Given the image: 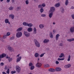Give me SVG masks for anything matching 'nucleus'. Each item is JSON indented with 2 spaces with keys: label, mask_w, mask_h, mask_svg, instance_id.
Wrapping results in <instances>:
<instances>
[{
  "label": "nucleus",
  "mask_w": 74,
  "mask_h": 74,
  "mask_svg": "<svg viewBox=\"0 0 74 74\" xmlns=\"http://www.w3.org/2000/svg\"><path fill=\"white\" fill-rule=\"evenodd\" d=\"M22 36V33L21 32H18L16 34V36L17 38H20Z\"/></svg>",
  "instance_id": "f257e3e1"
},
{
  "label": "nucleus",
  "mask_w": 74,
  "mask_h": 74,
  "mask_svg": "<svg viewBox=\"0 0 74 74\" xmlns=\"http://www.w3.org/2000/svg\"><path fill=\"white\" fill-rule=\"evenodd\" d=\"M34 41L36 46L37 47H38V48H39V47H40V44L39 42L36 39H34Z\"/></svg>",
  "instance_id": "f03ea898"
},
{
  "label": "nucleus",
  "mask_w": 74,
  "mask_h": 74,
  "mask_svg": "<svg viewBox=\"0 0 74 74\" xmlns=\"http://www.w3.org/2000/svg\"><path fill=\"white\" fill-rule=\"evenodd\" d=\"M24 35L27 37H29L30 36V33L28 32L24 31Z\"/></svg>",
  "instance_id": "7ed1b4c3"
},
{
  "label": "nucleus",
  "mask_w": 74,
  "mask_h": 74,
  "mask_svg": "<svg viewBox=\"0 0 74 74\" xmlns=\"http://www.w3.org/2000/svg\"><path fill=\"white\" fill-rule=\"evenodd\" d=\"M55 11V8L54 7H52L50 8V12H53Z\"/></svg>",
  "instance_id": "20e7f679"
},
{
  "label": "nucleus",
  "mask_w": 74,
  "mask_h": 74,
  "mask_svg": "<svg viewBox=\"0 0 74 74\" xmlns=\"http://www.w3.org/2000/svg\"><path fill=\"white\" fill-rule=\"evenodd\" d=\"M70 32L71 33H73L74 32V27H72L70 28Z\"/></svg>",
  "instance_id": "39448f33"
},
{
  "label": "nucleus",
  "mask_w": 74,
  "mask_h": 74,
  "mask_svg": "<svg viewBox=\"0 0 74 74\" xmlns=\"http://www.w3.org/2000/svg\"><path fill=\"white\" fill-rule=\"evenodd\" d=\"M8 50H9L10 51L12 52L14 51V49L10 46H9L8 47Z\"/></svg>",
  "instance_id": "423d86ee"
},
{
  "label": "nucleus",
  "mask_w": 74,
  "mask_h": 74,
  "mask_svg": "<svg viewBox=\"0 0 74 74\" xmlns=\"http://www.w3.org/2000/svg\"><path fill=\"white\" fill-rule=\"evenodd\" d=\"M6 59H8V60L10 62H11L12 60V58H10V57H8V56H6Z\"/></svg>",
  "instance_id": "0eeeda50"
},
{
  "label": "nucleus",
  "mask_w": 74,
  "mask_h": 74,
  "mask_svg": "<svg viewBox=\"0 0 74 74\" xmlns=\"http://www.w3.org/2000/svg\"><path fill=\"white\" fill-rule=\"evenodd\" d=\"M62 70V69L60 67H57L55 69V71H60Z\"/></svg>",
  "instance_id": "6e6552de"
},
{
  "label": "nucleus",
  "mask_w": 74,
  "mask_h": 74,
  "mask_svg": "<svg viewBox=\"0 0 74 74\" xmlns=\"http://www.w3.org/2000/svg\"><path fill=\"white\" fill-rule=\"evenodd\" d=\"M6 56V55L5 54L3 53L0 55V58H1V59H2V58H3L5 57Z\"/></svg>",
  "instance_id": "1a4fd4ad"
},
{
  "label": "nucleus",
  "mask_w": 74,
  "mask_h": 74,
  "mask_svg": "<svg viewBox=\"0 0 74 74\" xmlns=\"http://www.w3.org/2000/svg\"><path fill=\"white\" fill-rule=\"evenodd\" d=\"M39 27L40 29H43L44 27V25L41 24L39 25Z\"/></svg>",
  "instance_id": "9d476101"
},
{
  "label": "nucleus",
  "mask_w": 74,
  "mask_h": 74,
  "mask_svg": "<svg viewBox=\"0 0 74 74\" xmlns=\"http://www.w3.org/2000/svg\"><path fill=\"white\" fill-rule=\"evenodd\" d=\"M22 59V57L20 56V57L17 58L16 60V62L17 63L18 62H19Z\"/></svg>",
  "instance_id": "9b49d317"
},
{
  "label": "nucleus",
  "mask_w": 74,
  "mask_h": 74,
  "mask_svg": "<svg viewBox=\"0 0 74 74\" xmlns=\"http://www.w3.org/2000/svg\"><path fill=\"white\" fill-rule=\"evenodd\" d=\"M49 71L50 72H55V69H49Z\"/></svg>",
  "instance_id": "f8f14e48"
},
{
  "label": "nucleus",
  "mask_w": 74,
  "mask_h": 74,
  "mask_svg": "<svg viewBox=\"0 0 74 74\" xmlns=\"http://www.w3.org/2000/svg\"><path fill=\"white\" fill-rule=\"evenodd\" d=\"M53 16V12H50L49 14V17L50 18H51Z\"/></svg>",
  "instance_id": "ddd939ff"
},
{
  "label": "nucleus",
  "mask_w": 74,
  "mask_h": 74,
  "mask_svg": "<svg viewBox=\"0 0 74 74\" xmlns=\"http://www.w3.org/2000/svg\"><path fill=\"white\" fill-rule=\"evenodd\" d=\"M49 41V40L48 39H45L43 41L44 43H48Z\"/></svg>",
  "instance_id": "4468645a"
},
{
  "label": "nucleus",
  "mask_w": 74,
  "mask_h": 74,
  "mask_svg": "<svg viewBox=\"0 0 74 74\" xmlns=\"http://www.w3.org/2000/svg\"><path fill=\"white\" fill-rule=\"evenodd\" d=\"M5 23H8V24H10V22H9L8 19L7 18L5 20Z\"/></svg>",
  "instance_id": "2eb2a0df"
},
{
  "label": "nucleus",
  "mask_w": 74,
  "mask_h": 74,
  "mask_svg": "<svg viewBox=\"0 0 74 74\" xmlns=\"http://www.w3.org/2000/svg\"><path fill=\"white\" fill-rule=\"evenodd\" d=\"M59 37H60V35L59 34H58L56 35V40L58 41L59 39Z\"/></svg>",
  "instance_id": "dca6fc26"
},
{
  "label": "nucleus",
  "mask_w": 74,
  "mask_h": 74,
  "mask_svg": "<svg viewBox=\"0 0 74 74\" xmlns=\"http://www.w3.org/2000/svg\"><path fill=\"white\" fill-rule=\"evenodd\" d=\"M16 11H20V10H21V6H17L16 8Z\"/></svg>",
  "instance_id": "f3484780"
},
{
  "label": "nucleus",
  "mask_w": 74,
  "mask_h": 74,
  "mask_svg": "<svg viewBox=\"0 0 74 74\" xmlns=\"http://www.w3.org/2000/svg\"><path fill=\"white\" fill-rule=\"evenodd\" d=\"M29 66H31L30 69L31 70H33L34 69V66L32 65H29Z\"/></svg>",
  "instance_id": "a211bd4d"
},
{
  "label": "nucleus",
  "mask_w": 74,
  "mask_h": 74,
  "mask_svg": "<svg viewBox=\"0 0 74 74\" xmlns=\"http://www.w3.org/2000/svg\"><path fill=\"white\" fill-rule=\"evenodd\" d=\"M67 41H69V42H71V41H74V38L69 39H67Z\"/></svg>",
  "instance_id": "6ab92c4d"
},
{
  "label": "nucleus",
  "mask_w": 74,
  "mask_h": 74,
  "mask_svg": "<svg viewBox=\"0 0 74 74\" xmlns=\"http://www.w3.org/2000/svg\"><path fill=\"white\" fill-rule=\"evenodd\" d=\"M33 32L34 34H36V33H37V29H36V27H34V28Z\"/></svg>",
  "instance_id": "aec40b11"
},
{
  "label": "nucleus",
  "mask_w": 74,
  "mask_h": 74,
  "mask_svg": "<svg viewBox=\"0 0 74 74\" xmlns=\"http://www.w3.org/2000/svg\"><path fill=\"white\" fill-rule=\"evenodd\" d=\"M9 17H11L12 19L14 18V14H12L10 15H9Z\"/></svg>",
  "instance_id": "412c9836"
},
{
  "label": "nucleus",
  "mask_w": 74,
  "mask_h": 74,
  "mask_svg": "<svg viewBox=\"0 0 74 74\" xmlns=\"http://www.w3.org/2000/svg\"><path fill=\"white\" fill-rule=\"evenodd\" d=\"M27 26H28V27H32V26H33V24L31 23H28Z\"/></svg>",
  "instance_id": "4be33fe9"
},
{
  "label": "nucleus",
  "mask_w": 74,
  "mask_h": 74,
  "mask_svg": "<svg viewBox=\"0 0 74 74\" xmlns=\"http://www.w3.org/2000/svg\"><path fill=\"white\" fill-rule=\"evenodd\" d=\"M60 4H59V3H56V4L54 6L55 7H59V6H60Z\"/></svg>",
  "instance_id": "5701e85b"
},
{
  "label": "nucleus",
  "mask_w": 74,
  "mask_h": 74,
  "mask_svg": "<svg viewBox=\"0 0 74 74\" xmlns=\"http://www.w3.org/2000/svg\"><path fill=\"white\" fill-rule=\"evenodd\" d=\"M27 31L29 32H30L32 31V28L31 27H29Z\"/></svg>",
  "instance_id": "b1692460"
},
{
  "label": "nucleus",
  "mask_w": 74,
  "mask_h": 74,
  "mask_svg": "<svg viewBox=\"0 0 74 74\" xmlns=\"http://www.w3.org/2000/svg\"><path fill=\"white\" fill-rule=\"evenodd\" d=\"M71 67V65H65L64 66L65 68H66V69L69 68V67Z\"/></svg>",
  "instance_id": "393cba45"
},
{
  "label": "nucleus",
  "mask_w": 74,
  "mask_h": 74,
  "mask_svg": "<svg viewBox=\"0 0 74 74\" xmlns=\"http://www.w3.org/2000/svg\"><path fill=\"white\" fill-rule=\"evenodd\" d=\"M50 37L51 38H52L53 37V34H52V32H51L50 33Z\"/></svg>",
  "instance_id": "a878e982"
},
{
  "label": "nucleus",
  "mask_w": 74,
  "mask_h": 74,
  "mask_svg": "<svg viewBox=\"0 0 74 74\" xmlns=\"http://www.w3.org/2000/svg\"><path fill=\"white\" fill-rule=\"evenodd\" d=\"M22 30V27H20L18 28L17 29V32H20V31H21Z\"/></svg>",
  "instance_id": "bb28decb"
},
{
  "label": "nucleus",
  "mask_w": 74,
  "mask_h": 74,
  "mask_svg": "<svg viewBox=\"0 0 74 74\" xmlns=\"http://www.w3.org/2000/svg\"><path fill=\"white\" fill-rule=\"evenodd\" d=\"M28 23H26V22H24L23 23V25L24 26H27V25Z\"/></svg>",
  "instance_id": "cd10ccee"
},
{
  "label": "nucleus",
  "mask_w": 74,
  "mask_h": 74,
  "mask_svg": "<svg viewBox=\"0 0 74 74\" xmlns=\"http://www.w3.org/2000/svg\"><path fill=\"white\" fill-rule=\"evenodd\" d=\"M65 4V5H67L69 4V0H66Z\"/></svg>",
  "instance_id": "c85d7f7f"
},
{
  "label": "nucleus",
  "mask_w": 74,
  "mask_h": 74,
  "mask_svg": "<svg viewBox=\"0 0 74 74\" xmlns=\"http://www.w3.org/2000/svg\"><path fill=\"white\" fill-rule=\"evenodd\" d=\"M64 56V54L63 53H61L60 55L59 56V57L60 58H62Z\"/></svg>",
  "instance_id": "c756f323"
},
{
  "label": "nucleus",
  "mask_w": 74,
  "mask_h": 74,
  "mask_svg": "<svg viewBox=\"0 0 74 74\" xmlns=\"http://www.w3.org/2000/svg\"><path fill=\"white\" fill-rule=\"evenodd\" d=\"M40 11L41 13H42V12H44V9H43V8H42L40 9Z\"/></svg>",
  "instance_id": "7c9ffc66"
},
{
  "label": "nucleus",
  "mask_w": 74,
  "mask_h": 74,
  "mask_svg": "<svg viewBox=\"0 0 74 74\" xmlns=\"http://www.w3.org/2000/svg\"><path fill=\"white\" fill-rule=\"evenodd\" d=\"M8 9L10 10H12L14 9V7L12 6H10L9 8Z\"/></svg>",
  "instance_id": "2f4dec72"
},
{
  "label": "nucleus",
  "mask_w": 74,
  "mask_h": 74,
  "mask_svg": "<svg viewBox=\"0 0 74 74\" xmlns=\"http://www.w3.org/2000/svg\"><path fill=\"white\" fill-rule=\"evenodd\" d=\"M38 53H36L35 54V57L36 58H37L38 56Z\"/></svg>",
  "instance_id": "473e14b6"
},
{
  "label": "nucleus",
  "mask_w": 74,
  "mask_h": 74,
  "mask_svg": "<svg viewBox=\"0 0 74 74\" xmlns=\"http://www.w3.org/2000/svg\"><path fill=\"white\" fill-rule=\"evenodd\" d=\"M38 8H43V7H42V5L41 4L39 5L38 6Z\"/></svg>",
  "instance_id": "72a5a7b5"
},
{
  "label": "nucleus",
  "mask_w": 74,
  "mask_h": 74,
  "mask_svg": "<svg viewBox=\"0 0 74 74\" xmlns=\"http://www.w3.org/2000/svg\"><path fill=\"white\" fill-rule=\"evenodd\" d=\"M21 69V68L19 66L17 65L16 66V70H17L18 69Z\"/></svg>",
  "instance_id": "f704fd0d"
},
{
  "label": "nucleus",
  "mask_w": 74,
  "mask_h": 74,
  "mask_svg": "<svg viewBox=\"0 0 74 74\" xmlns=\"http://www.w3.org/2000/svg\"><path fill=\"white\" fill-rule=\"evenodd\" d=\"M16 73V71H11V73L12 74H15V73Z\"/></svg>",
  "instance_id": "c9c22d12"
},
{
  "label": "nucleus",
  "mask_w": 74,
  "mask_h": 74,
  "mask_svg": "<svg viewBox=\"0 0 74 74\" xmlns=\"http://www.w3.org/2000/svg\"><path fill=\"white\" fill-rule=\"evenodd\" d=\"M16 70L17 73H20V71H21V69H16Z\"/></svg>",
  "instance_id": "e433bc0d"
},
{
  "label": "nucleus",
  "mask_w": 74,
  "mask_h": 74,
  "mask_svg": "<svg viewBox=\"0 0 74 74\" xmlns=\"http://www.w3.org/2000/svg\"><path fill=\"white\" fill-rule=\"evenodd\" d=\"M41 16L42 17H46V15L43 14H41Z\"/></svg>",
  "instance_id": "4c0bfd02"
},
{
  "label": "nucleus",
  "mask_w": 74,
  "mask_h": 74,
  "mask_svg": "<svg viewBox=\"0 0 74 74\" xmlns=\"http://www.w3.org/2000/svg\"><path fill=\"white\" fill-rule=\"evenodd\" d=\"M61 11L62 13H63V12H64V8H61Z\"/></svg>",
  "instance_id": "58836bf2"
},
{
  "label": "nucleus",
  "mask_w": 74,
  "mask_h": 74,
  "mask_svg": "<svg viewBox=\"0 0 74 74\" xmlns=\"http://www.w3.org/2000/svg\"><path fill=\"white\" fill-rule=\"evenodd\" d=\"M42 7H45L46 5L44 3H43L42 4Z\"/></svg>",
  "instance_id": "ea45409f"
},
{
  "label": "nucleus",
  "mask_w": 74,
  "mask_h": 74,
  "mask_svg": "<svg viewBox=\"0 0 74 74\" xmlns=\"http://www.w3.org/2000/svg\"><path fill=\"white\" fill-rule=\"evenodd\" d=\"M44 67L45 68H46V67H49V65H44Z\"/></svg>",
  "instance_id": "a19ab883"
},
{
  "label": "nucleus",
  "mask_w": 74,
  "mask_h": 74,
  "mask_svg": "<svg viewBox=\"0 0 74 74\" xmlns=\"http://www.w3.org/2000/svg\"><path fill=\"white\" fill-rule=\"evenodd\" d=\"M6 73L7 74H9L10 73V69H8L6 71Z\"/></svg>",
  "instance_id": "79ce46f5"
},
{
  "label": "nucleus",
  "mask_w": 74,
  "mask_h": 74,
  "mask_svg": "<svg viewBox=\"0 0 74 74\" xmlns=\"http://www.w3.org/2000/svg\"><path fill=\"white\" fill-rule=\"evenodd\" d=\"M7 35H3V38H7Z\"/></svg>",
  "instance_id": "37998d69"
},
{
  "label": "nucleus",
  "mask_w": 74,
  "mask_h": 74,
  "mask_svg": "<svg viewBox=\"0 0 74 74\" xmlns=\"http://www.w3.org/2000/svg\"><path fill=\"white\" fill-rule=\"evenodd\" d=\"M63 44L62 43H60L59 44V46H60V47L63 46Z\"/></svg>",
  "instance_id": "c03bdc74"
},
{
  "label": "nucleus",
  "mask_w": 74,
  "mask_h": 74,
  "mask_svg": "<svg viewBox=\"0 0 74 74\" xmlns=\"http://www.w3.org/2000/svg\"><path fill=\"white\" fill-rule=\"evenodd\" d=\"M25 3H26V4H29V0H27L25 1Z\"/></svg>",
  "instance_id": "a18cd8bd"
},
{
  "label": "nucleus",
  "mask_w": 74,
  "mask_h": 74,
  "mask_svg": "<svg viewBox=\"0 0 74 74\" xmlns=\"http://www.w3.org/2000/svg\"><path fill=\"white\" fill-rule=\"evenodd\" d=\"M10 32H8L7 33L6 35L7 36H10Z\"/></svg>",
  "instance_id": "49530a36"
},
{
  "label": "nucleus",
  "mask_w": 74,
  "mask_h": 74,
  "mask_svg": "<svg viewBox=\"0 0 74 74\" xmlns=\"http://www.w3.org/2000/svg\"><path fill=\"white\" fill-rule=\"evenodd\" d=\"M10 40H14V37H11L10 38Z\"/></svg>",
  "instance_id": "de8ad7c7"
},
{
  "label": "nucleus",
  "mask_w": 74,
  "mask_h": 74,
  "mask_svg": "<svg viewBox=\"0 0 74 74\" xmlns=\"http://www.w3.org/2000/svg\"><path fill=\"white\" fill-rule=\"evenodd\" d=\"M71 16L72 17V18L74 19V14H72L71 15Z\"/></svg>",
  "instance_id": "09e8293b"
},
{
  "label": "nucleus",
  "mask_w": 74,
  "mask_h": 74,
  "mask_svg": "<svg viewBox=\"0 0 74 74\" xmlns=\"http://www.w3.org/2000/svg\"><path fill=\"white\" fill-rule=\"evenodd\" d=\"M44 55V53H42L40 55V57H42Z\"/></svg>",
  "instance_id": "8fccbe9b"
},
{
  "label": "nucleus",
  "mask_w": 74,
  "mask_h": 74,
  "mask_svg": "<svg viewBox=\"0 0 74 74\" xmlns=\"http://www.w3.org/2000/svg\"><path fill=\"white\" fill-rule=\"evenodd\" d=\"M36 66L37 67H40L41 65H36Z\"/></svg>",
  "instance_id": "3c124183"
},
{
  "label": "nucleus",
  "mask_w": 74,
  "mask_h": 74,
  "mask_svg": "<svg viewBox=\"0 0 74 74\" xmlns=\"http://www.w3.org/2000/svg\"><path fill=\"white\" fill-rule=\"evenodd\" d=\"M42 64L41 63H38L36 65H41Z\"/></svg>",
  "instance_id": "603ef678"
},
{
  "label": "nucleus",
  "mask_w": 74,
  "mask_h": 74,
  "mask_svg": "<svg viewBox=\"0 0 74 74\" xmlns=\"http://www.w3.org/2000/svg\"><path fill=\"white\" fill-rule=\"evenodd\" d=\"M56 64H59V61H56Z\"/></svg>",
  "instance_id": "864d4df0"
},
{
  "label": "nucleus",
  "mask_w": 74,
  "mask_h": 74,
  "mask_svg": "<svg viewBox=\"0 0 74 74\" xmlns=\"http://www.w3.org/2000/svg\"><path fill=\"white\" fill-rule=\"evenodd\" d=\"M8 67L7 66H5V70H7Z\"/></svg>",
  "instance_id": "5fc2aeb1"
},
{
  "label": "nucleus",
  "mask_w": 74,
  "mask_h": 74,
  "mask_svg": "<svg viewBox=\"0 0 74 74\" xmlns=\"http://www.w3.org/2000/svg\"><path fill=\"white\" fill-rule=\"evenodd\" d=\"M71 9H74V5L72 6L71 8Z\"/></svg>",
  "instance_id": "6e6d98bb"
},
{
  "label": "nucleus",
  "mask_w": 74,
  "mask_h": 74,
  "mask_svg": "<svg viewBox=\"0 0 74 74\" xmlns=\"http://www.w3.org/2000/svg\"><path fill=\"white\" fill-rule=\"evenodd\" d=\"M1 65H4V63L3 62H1L0 64Z\"/></svg>",
  "instance_id": "4d7b16f0"
},
{
  "label": "nucleus",
  "mask_w": 74,
  "mask_h": 74,
  "mask_svg": "<svg viewBox=\"0 0 74 74\" xmlns=\"http://www.w3.org/2000/svg\"><path fill=\"white\" fill-rule=\"evenodd\" d=\"M70 60V58H68L67 59L68 62H69Z\"/></svg>",
  "instance_id": "13d9d810"
},
{
  "label": "nucleus",
  "mask_w": 74,
  "mask_h": 74,
  "mask_svg": "<svg viewBox=\"0 0 74 74\" xmlns=\"http://www.w3.org/2000/svg\"><path fill=\"white\" fill-rule=\"evenodd\" d=\"M68 58H71V55H69L68 56Z\"/></svg>",
  "instance_id": "bf43d9fd"
},
{
  "label": "nucleus",
  "mask_w": 74,
  "mask_h": 74,
  "mask_svg": "<svg viewBox=\"0 0 74 74\" xmlns=\"http://www.w3.org/2000/svg\"><path fill=\"white\" fill-rule=\"evenodd\" d=\"M64 60V58H61V60Z\"/></svg>",
  "instance_id": "052dcab7"
},
{
  "label": "nucleus",
  "mask_w": 74,
  "mask_h": 74,
  "mask_svg": "<svg viewBox=\"0 0 74 74\" xmlns=\"http://www.w3.org/2000/svg\"><path fill=\"white\" fill-rule=\"evenodd\" d=\"M58 61H59V60H61V58H59L58 59Z\"/></svg>",
  "instance_id": "680f3d73"
},
{
  "label": "nucleus",
  "mask_w": 74,
  "mask_h": 74,
  "mask_svg": "<svg viewBox=\"0 0 74 74\" xmlns=\"http://www.w3.org/2000/svg\"><path fill=\"white\" fill-rule=\"evenodd\" d=\"M0 40H1V41H3V38L0 37Z\"/></svg>",
  "instance_id": "e2e57ef3"
},
{
  "label": "nucleus",
  "mask_w": 74,
  "mask_h": 74,
  "mask_svg": "<svg viewBox=\"0 0 74 74\" xmlns=\"http://www.w3.org/2000/svg\"><path fill=\"white\" fill-rule=\"evenodd\" d=\"M19 55H20V54H18L17 55V56H16V58H18V57H19Z\"/></svg>",
  "instance_id": "0e129e2a"
},
{
  "label": "nucleus",
  "mask_w": 74,
  "mask_h": 74,
  "mask_svg": "<svg viewBox=\"0 0 74 74\" xmlns=\"http://www.w3.org/2000/svg\"><path fill=\"white\" fill-rule=\"evenodd\" d=\"M29 65H33V64L32 62H30L29 63Z\"/></svg>",
  "instance_id": "69168bd1"
},
{
  "label": "nucleus",
  "mask_w": 74,
  "mask_h": 74,
  "mask_svg": "<svg viewBox=\"0 0 74 74\" xmlns=\"http://www.w3.org/2000/svg\"><path fill=\"white\" fill-rule=\"evenodd\" d=\"M53 33H55V32H56V30L55 29H53Z\"/></svg>",
  "instance_id": "338daca9"
},
{
  "label": "nucleus",
  "mask_w": 74,
  "mask_h": 74,
  "mask_svg": "<svg viewBox=\"0 0 74 74\" xmlns=\"http://www.w3.org/2000/svg\"><path fill=\"white\" fill-rule=\"evenodd\" d=\"M6 73H5V72H2V74H5Z\"/></svg>",
  "instance_id": "774afa93"
}]
</instances>
